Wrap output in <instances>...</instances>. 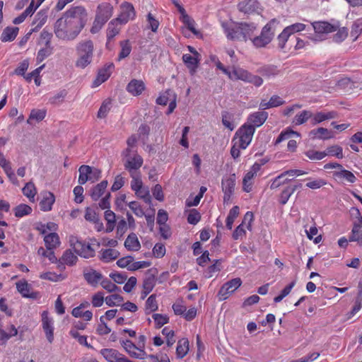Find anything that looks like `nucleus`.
Segmentation results:
<instances>
[{
  "mask_svg": "<svg viewBox=\"0 0 362 362\" xmlns=\"http://www.w3.org/2000/svg\"><path fill=\"white\" fill-rule=\"evenodd\" d=\"M88 19L89 15L84 6H71L54 23V33L61 40L73 41L83 30Z\"/></svg>",
  "mask_w": 362,
  "mask_h": 362,
  "instance_id": "f257e3e1",
  "label": "nucleus"
},
{
  "mask_svg": "<svg viewBox=\"0 0 362 362\" xmlns=\"http://www.w3.org/2000/svg\"><path fill=\"white\" fill-rule=\"evenodd\" d=\"M114 12L113 6L108 2H103L98 5L95 16L90 29L91 34L99 33L105 24L112 16Z\"/></svg>",
  "mask_w": 362,
  "mask_h": 362,
  "instance_id": "f03ea898",
  "label": "nucleus"
},
{
  "mask_svg": "<svg viewBox=\"0 0 362 362\" xmlns=\"http://www.w3.org/2000/svg\"><path fill=\"white\" fill-rule=\"evenodd\" d=\"M78 59L75 65L80 69H85L90 65L93 60L94 44L91 40L80 41L76 47Z\"/></svg>",
  "mask_w": 362,
  "mask_h": 362,
  "instance_id": "7ed1b4c3",
  "label": "nucleus"
},
{
  "mask_svg": "<svg viewBox=\"0 0 362 362\" xmlns=\"http://www.w3.org/2000/svg\"><path fill=\"white\" fill-rule=\"evenodd\" d=\"M255 132L253 127L244 124L235 132L232 141H236L238 146L245 149L251 143Z\"/></svg>",
  "mask_w": 362,
  "mask_h": 362,
  "instance_id": "20e7f679",
  "label": "nucleus"
},
{
  "mask_svg": "<svg viewBox=\"0 0 362 362\" xmlns=\"http://www.w3.org/2000/svg\"><path fill=\"white\" fill-rule=\"evenodd\" d=\"M69 243L74 252L83 258H90L95 256V249L90 243L79 240L77 237L71 236Z\"/></svg>",
  "mask_w": 362,
  "mask_h": 362,
  "instance_id": "39448f33",
  "label": "nucleus"
},
{
  "mask_svg": "<svg viewBox=\"0 0 362 362\" xmlns=\"http://www.w3.org/2000/svg\"><path fill=\"white\" fill-rule=\"evenodd\" d=\"M230 72L232 78H229L230 79L241 80L244 82L252 83L257 87L262 86L263 83V79L260 76L253 75L242 68L233 66Z\"/></svg>",
  "mask_w": 362,
  "mask_h": 362,
  "instance_id": "423d86ee",
  "label": "nucleus"
},
{
  "mask_svg": "<svg viewBox=\"0 0 362 362\" xmlns=\"http://www.w3.org/2000/svg\"><path fill=\"white\" fill-rule=\"evenodd\" d=\"M276 23V21L272 19L263 27L259 35L252 38V42L255 47H263L272 41L274 35V32L272 30V26Z\"/></svg>",
  "mask_w": 362,
  "mask_h": 362,
  "instance_id": "0eeeda50",
  "label": "nucleus"
},
{
  "mask_svg": "<svg viewBox=\"0 0 362 362\" xmlns=\"http://www.w3.org/2000/svg\"><path fill=\"white\" fill-rule=\"evenodd\" d=\"M78 183L81 185L86 184L88 181L95 182L100 177L101 172L98 169H93L90 166L83 165L79 169Z\"/></svg>",
  "mask_w": 362,
  "mask_h": 362,
  "instance_id": "6e6552de",
  "label": "nucleus"
},
{
  "mask_svg": "<svg viewBox=\"0 0 362 362\" xmlns=\"http://www.w3.org/2000/svg\"><path fill=\"white\" fill-rule=\"evenodd\" d=\"M135 16L136 11L134 6L129 2L124 1L120 5V11L118 16L114 19L125 25L130 20H133Z\"/></svg>",
  "mask_w": 362,
  "mask_h": 362,
  "instance_id": "1a4fd4ad",
  "label": "nucleus"
},
{
  "mask_svg": "<svg viewBox=\"0 0 362 362\" xmlns=\"http://www.w3.org/2000/svg\"><path fill=\"white\" fill-rule=\"evenodd\" d=\"M293 135L300 136L299 133L294 132L291 129H286V130L282 131L274 141V145L276 146L283 141L288 140L287 144V150L292 153L295 152L297 149L298 144L296 140L290 139Z\"/></svg>",
  "mask_w": 362,
  "mask_h": 362,
  "instance_id": "9d476101",
  "label": "nucleus"
},
{
  "mask_svg": "<svg viewBox=\"0 0 362 362\" xmlns=\"http://www.w3.org/2000/svg\"><path fill=\"white\" fill-rule=\"evenodd\" d=\"M242 284L240 278H235L225 283L220 288L218 296L220 300H226L229 295L238 289Z\"/></svg>",
  "mask_w": 362,
  "mask_h": 362,
  "instance_id": "9b49d317",
  "label": "nucleus"
},
{
  "mask_svg": "<svg viewBox=\"0 0 362 362\" xmlns=\"http://www.w3.org/2000/svg\"><path fill=\"white\" fill-rule=\"evenodd\" d=\"M262 165L255 163L243 179V189L245 192H250L252 189L253 179L261 170Z\"/></svg>",
  "mask_w": 362,
  "mask_h": 362,
  "instance_id": "f8f14e48",
  "label": "nucleus"
},
{
  "mask_svg": "<svg viewBox=\"0 0 362 362\" xmlns=\"http://www.w3.org/2000/svg\"><path fill=\"white\" fill-rule=\"evenodd\" d=\"M235 185V175L232 174L222 179L221 187L224 194L223 202L228 203L233 194Z\"/></svg>",
  "mask_w": 362,
  "mask_h": 362,
  "instance_id": "ddd939ff",
  "label": "nucleus"
},
{
  "mask_svg": "<svg viewBox=\"0 0 362 362\" xmlns=\"http://www.w3.org/2000/svg\"><path fill=\"white\" fill-rule=\"evenodd\" d=\"M115 69L113 63H107L105 64L98 71L97 76L92 83V88H97L103 83L105 82L111 76Z\"/></svg>",
  "mask_w": 362,
  "mask_h": 362,
  "instance_id": "4468645a",
  "label": "nucleus"
},
{
  "mask_svg": "<svg viewBox=\"0 0 362 362\" xmlns=\"http://www.w3.org/2000/svg\"><path fill=\"white\" fill-rule=\"evenodd\" d=\"M268 113L265 111H257L250 114L247 118L245 124L247 127H253L255 131L256 128L261 127L267 119Z\"/></svg>",
  "mask_w": 362,
  "mask_h": 362,
  "instance_id": "2eb2a0df",
  "label": "nucleus"
},
{
  "mask_svg": "<svg viewBox=\"0 0 362 362\" xmlns=\"http://www.w3.org/2000/svg\"><path fill=\"white\" fill-rule=\"evenodd\" d=\"M127 158V160L124 163L125 169L129 173H140L139 168L143 165V158L138 153H134V155H131L129 153V156H125Z\"/></svg>",
  "mask_w": 362,
  "mask_h": 362,
  "instance_id": "dca6fc26",
  "label": "nucleus"
},
{
  "mask_svg": "<svg viewBox=\"0 0 362 362\" xmlns=\"http://www.w3.org/2000/svg\"><path fill=\"white\" fill-rule=\"evenodd\" d=\"M243 22L234 23L230 27L226 28V37L232 40L243 41Z\"/></svg>",
  "mask_w": 362,
  "mask_h": 362,
  "instance_id": "f3484780",
  "label": "nucleus"
},
{
  "mask_svg": "<svg viewBox=\"0 0 362 362\" xmlns=\"http://www.w3.org/2000/svg\"><path fill=\"white\" fill-rule=\"evenodd\" d=\"M156 281V274L153 273L151 269L148 270L143 281V291L141 293V298L143 299L153 289Z\"/></svg>",
  "mask_w": 362,
  "mask_h": 362,
  "instance_id": "a211bd4d",
  "label": "nucleus"
},
{
  "mask_svg": "<svg viewBox=\"0 0 362 362\" xmlns=\"http://www.w3.org/2000/svg\"><path fill=\"white\" fill-rule=\"evenodd\" d=\"M201 55H193L185 54L182 55V61L189 69V74L193 76L198 69Z\"/></svg>",
  "mask_w": 362,
  "mask_h": 362,
  "instance_id": "6ab92c4d",
  "label": "nucleus"
},
{
  "mask_svg": "<svg viewBox=\"0 0 362 362\" xmlns=\"http://www.w3.org/2000/svg\"><path fill=\"white\" fill-rule=\"evenodd\" d=\"M314 30L317 33L327 34L335 32L339 27V23L332 24L326 21L315 22L313 23Z\"/></svg>",
  "mask_w": 362,
  "mask_h": 362,
  "instance_id": "aec40b11",
  "label": "nucleus"
},
{
  "mask_svg": "<svg viewBox=\"0 0 362 362\" xmlns=\"http://www.w3.org/2000/svg\"><path fill=\"white\" fill-rule=\"evenodd\" d=\"M146 88V85L142 80L132 79L127 86L126 90L133 96H139L142 94Z\"/></svg>",
  "mask_w": 362,
  "mask_h": 362,
  "instance_id": "412c9836",
  "label": "nucleus"
},
{
  "mask_svg": "<svg viewBox=\"0 0 362 362\" xmlns=\"http://www.w3.org/2000/svg\"><path fill=\"white\" fill-rule=\"evenodd\" d=\"M122 24L117 21V20L112 19L109 23L106 30L107 42L106 46L114 40L115 37L117 35L121 30V25Z\"/></svg>",
  "mask_w": 362,
  "mask_h": 362,
  "instance_id": "4be33fe9",
  "label": "nucleus"
},
{
  "mask_svg": "<svg viewBox=\"0 0 362 362\" xmlns=\"http://www.w3.org/2000/svg\"><path fill=\"white\" fill-rule=\"evenodd\" d=\"M122 345L126 350V351L132 358H141L145 354V352L143 349L137 347L130 340L122 341Z\"/></svg>",
  "mask_w": 362,
  "mask_h": 362,
  "instance_id": "5701e85b",
  "label": "nucleus"
},
{
  "mask_svg": "<svg viewBox=\"0 0 362 362\" xmlns=\"http://www.w3.org/2000/svg\"><path fill=\"white\" fill-rule=\"evenodd\" d=\"M238 10L246 14L253 13L259 8V2L257 0H245L238 5Z\"/></svg>",
  "mask_w": 362,
  "mask_h": 362,
  "instance_id": "b1692460",
  "label": "nucleus"
},
{
  "mask_svg": "<svg viewBox=\"0 0 362 362\" xmlns=\"http://www.w3.org/2000/svg\"><path fill=\"white\" fill-rule=\"evenodd\" d=\"M42 322L47 339L49 343H52L54 339L52 320L48 317V313L46 311H44L42 314Z\"/></svg>",
  "mask_w": 362,
  "mask_h": 362,
  "instance_id": "393cba45",
  "label": "nucleus"
},
{
  "mask_svg": "<svg viewBox=\"0 0 362 362\" xmlns=\"http://www.w3.org/2000/svg\"><path fill=\"white\" fill-rule=\"evenodd\" d=\"M309 136L313 139L327 140L334 138V134L327 128L319 127L311 130Z\"/></svg>",
  "mask_w": 362,
  "mask_h": 362,
  "instance_id": "a878e982",
  "label": "nucleus"
},
{
  "mask_svg": "<svg viewBox=\"0 0 362 362\" xmlns=\"http://www.w3.org/2000/svg\"><path fill=\"white\" fill-rule=\"evenodd\" d=\"M337 117V113L335 111H330V112H318L315 114H313V116L311 117V124L313 125H316L319 123H321L325 120L334 119Z\"/></svg>",
  "mask_w": 362,
  "mask_h": 362,
  "instance_id": "bb28decb",
  "label": "nucleus"
},
{
  "mask_svg": "<svg viewBox=\"0 0 362 362\" xmlns=\"http://www.w3.org/2000/svg\"><path fill=\"white\" fill-rule=\"evenodd\" d=\"M333 177L337 180H345L349 183H354L356 181V177L354 173L349 170L343 169V168L339 171L334 172Z\"/></svg>",
  "mask_w": 362,
  "mask_h": 362,
  "instance_id": "cd10ccee",
  "label": "nucleus"
},
{
  "mask_svg": "<svg viewBox=\"0 0 362 362\" xmlns=\"http://www.w3.org/2000/svg\"><path fill=\"white\" fill-rule=\"evenodd\" d=\"M83 276L86 281L93 286H97L103 278V275L100 273L92 269L84 270Z\"/></svg>",
  "mask_w": 362,
  "mask_h": 362,
  "instance_id": "c85d7f7f",
  "label": "nucleus"
},
{
  "mask_svg": "<svg viewBox=\"0 0 362 362\" xmlns=\"http://www.w3.org/2000/svg\"><path fill=\"white\" fill-rule=\"evenodd\" d=\"M108 182L107 180H103L100 183L94 186L90 192V196L93 201H98L102 195L105 193L107 187Z\"/></svg>",
  "mask_w": 362,
  "mask_h": 362,
  "instance_id": "c756f323",
  "label": "nucleus"
},
{
  "mask_svg": "<svg viewBox=\"0 0 362 362\" xmlns=\"http://www.w3.org/2000/svg\"><path fill=\"white\" fill-rule=\"evenodd\" d=\"M55 202V197L51 192H47L43 195L42 199L40 202V209L43 211H49L52 209V205Z\"/></svg>",
  "mask_w": 362,
  "mask_h": 362,
  "instance_id": "7c9ffc66",
  "label": "nucleus"
},
{
  "mask_svg": "<svg viewBox=\"0 0 362 362\" xmlns=\"http://www.w3.org/2000/svg\"><path fill=\"white\" fill-rule=\"evenodd\" d=\"M100 354L108 362H119L123 356L118 351L113 349H101Z\"/></svg>",
  "mask_w": 362,
  "mask_h": 362,
  "instance_id": "2f4dec72",
  "label": "nucleus"
},
{
  "mask_svg": "<svg viewBox=\"0 0 362 362\" xmlns=\"http://www.w3.org/2000/svg\"><path fill=\"white\" fill-rule=\"evenodd\" d=\"M18 28L17 27H6L2 32L1 35V40L2 42H11L15 40L18 33Z\"/></svg>",
  "mask_w": 362,
  "mask_h": 362,
  "instance_id": "473e14b6",
  "label": "nucleus"
},
{
  "mask_svg": "<svg viewBox=\"0 0 362 362\" xmlns=\"http://www.w3.org/2000/svg\"><path fill=\"white\" fill-rule=\"evenodd\" d=\"M44 241L48 250H52L60 244L59 235L56 233H50L45 235Z\"/></svg>",
  "mask_w": 362,
  "mask_h": 362,
  "instance_id": "72a5a7b5",
  "label": "nucleus"
},
{
  "mask_svg": "<svg viewBox=\"0 0 362 362\" xmlns=\"http://www.w3.org/2000/svg\"><path fill=\"white\" fill-rule=\"evenodd\" d=\"M120 51L117 57V61H121L127 58L132 52V44L129 40H125L119 42Z\"/></svg>",
  "mask_w": 362,
  "mask_h": 362,
  "instance_id": "f704fd0d",
  "label": "nucleus"
},
{
  "mask_svg": "<svg viewBox=\"0 0 362 362\" xmlns=\"http://www.w3.org/2000/svg\"><path fill=\"white\" fill-rule=\"evenodd\" d=\"M189 351V341L183 338L178 341L176 348V356L178 358H184Z\"/></svg>",
  "mask_w": 362,
  "mask_h": 362,
  "instance_id": "c9c22d12",
  "label": "nucleus"
},
{
  "mask_svg": "<svg viewBox=\"0 0 362 362\" xmlns=\"http://www.w3.org/2000/svg\"><path fill=\"white\" fill-rule=\"evenodd\" d=\"M119 256V252L112 248L103 250L100 252V259L105 262H110L115 260L118 258Z\"/></svg>",
  "mask_w": 362,
  "mask_h": 362,
  "instance_id": "e433bc0d",
  "label": "nucleus"
},
{
  "mask_svg": "<svg viewBox=\"0 0 362 362\" xmlns=\"http://www.w3.org/2000/svg\"><path fill=\"white\" fill-rule=\"evenodd\" d=\"M124 246L128 250L137 251L140 249L141 245L136 234L132 233L128 235Z\"/></svg>",
  "mask_w": 362,
  "mask_h": 362,
  "instance_id": "4c0bfd02",
  "label": "nucleus"
},
{
  "mask_svg": "<svg viewBox=\"0 0 362 362\" xmlns=\"http://www.w3.org/2000/svg\"><path fill=\"white\" fill-rule=\"evenodd\" d=\"M257 30V25L252 23H244L243 30V41L246 42L247 40H252L255 31Z\"/></svg>",
  "mask_w": 362,
  "mask_h": 362,
  "instance_id": "58836bf2",
  "label": "nucleus"
},
{
  "mask_svg": "<svg viewBox=\"0 0 362 362\" xmlns=\"http://www.w3.org/2000/svg\"><path fill=\"white\" fill-rule=\"evenodd\" d=\"M47 115V110L45 109H33L31 110L27 123L31 124L33 120L40 122L45 119Z\"/></svg>",
  "mask_w": 362,
  "mask_h": 362,
  "instance_id": "ea45409f",
  "label": "nucleus"
},
{
  "mask_svg": "<svg viewBox=\"0 0 362 362\" xmlns=\"http://www.w3.org/2000/svg\"><path fill=\"white\" fill-rule=\"evenodd\" d=\"M5 214H10V204L6 200H0V226H8L5 221Z\"/></svg>",
  "mask_w": 362,
  "mask_h": 362,
  "instance_id": "a19ab883",
  "label": "nucleus"
},
{
  "mask_svg": "<svg viewBox=\"0 0 362 362\" xmlns=\"http://www.w3.org/2000/svg\"><path fill=\"white\" fill-rule=\"evenodd\" d=\"M84 218L87 221L93 224H98L100 221L99 215L96 209L93 207L86 208Z\"/></svg>",
  "mask_w": 362,
  "mask_h": 362,
  "instance_id": "79ce46f5",
  "label": "nucleus"
},
{
  "mask_svg": "<svg viewBox=\"0 0 362 362\" xmlns=\"http://www.w3.org/2000/svg\"><path fill=\"white\" fill-rule=\"evenodd\" d=\"M78 260V257L74 255V252L71 250H66L62 257L60 259V261L66 265L72 266L76 263Z\"/></svg>",
  "mask_w": 362,
  "mask_h": 362,
  "instance_id": "37998d69",
  "label": "nucleus"
},
{
  "mask_svg": "<svg viewBox=\"0 0 362 362\" xmlns=\"http://www.w3.org/2000/svg\"><path fill=\"white\" fill-rule=\"evenodd\" d=\"M23 194L27 197L30 202L35 201V197L37 194V190L35 185L30 182L26 183L25 187L22 189Z\"/></svg>",
  "mask_w": 362,
  "mask_h": 362,
  "instance_id": "c03bdc74",
  "label": "nucleus"
},
{
  "mask_svg": "<svg viewBox=\"0 0 362 362\" xmlns=\"http://www.w3.org/2000/svg\"><path fill=\"white\" fill-rule=\"evenodd\" d=\"M132 177L131 188L133 191L137 192L138 189H141L144 185L141 180V173H129Z\"/></svg>",
  "mask_w": 362,
  "mask_h": 362,
  "instance_id": "a18cd8bd",
  "label": "nucleus"
},
{
  "mask_svg": "<svg viewBox=\"0 0 362 362\" xmlns=\"http://www.w3.org/2000/svg\"><path fill=\"white\" fill-rule=\"evenodd\" d=\"M14 215L18 218H22L32 212V208L25 204H21L13 209Z\"/></svg>",
  "mask_w": 362,
  "mask_h": 362,
  "instance_id": "49530a36",
  "label": "nucleus"
},
{
  "mask_svg": "<svg viewBox=\"0 0 362 362\" xmlns=\"http://www.w3.org/2000/svg\"><path fill=\"white\" fill-rule=\"evenodd\" d=\"M325 154L327 156H335L339 159H341L344 157L343 148L338 145H333L328 146L326 149Z\"/></svg>",
  "mask_w": 362,
  "mask_h": 362,
  "instance_id": "de8ad7c7",
  "label": "nucleus"
},
{
  "mask_svg": "<svg viewBox=\"0 0 362 362\" xmlns=\"http://www.w3.org/2000/svg\"><path fill=\"white\" fill-rule=\"evenodd\" d=\"M313 116V113L308 110H303L299 114H297L294 119H293V123L296 125H300L304 124L308 121V119H311V117Z\"/></svg>",
  "mask_w": 362,
  "mask_h": 362,
  "instance_id": "09e8293b",
  "label": "nucleus"
},
{
  "mask_svg": "<svg viewBox=\"0 0 362 362\" xmlns=\"http://www.w3.org/2000/svg\"><path fill=\"white\" fill-rule=\"evenodd\" d=\"M158 308V303L156 300V295H151L146 302L145 306V311L146 314H150L152 312L157 310Z\"/></svg>",
  "mask_w": 362,
  "mask_h": 362,
  "instance_id": "8fccbe9b",
  "label": "nucleus"
},
{
  "mask_svg": "<svg viewBox=\"0 0 362 362\" xmlns=\"http://www.w3.org/2000/svg\"><path fill=\"white\" fill-rule=\"evenodd\" d=\"M136 195L142 199L144 202L148 204L151 203V197L148 187H142L141 189H138L137 192H134Z\"/></svg>",
  "mask_w": 362,
  "mask_h": 362,
  "instance_id": "3c124183",
  "label": "nucleus"
},
{
  "mask_svg": "<svg viewBox=\"0 0 362 362\" xmlns=\"http://www.w3.org/2000/svg\"><path fill=\"white\" fill-rule=\"evenodd\" d=\"M222 123L230 131H233L235 129V125L233 122V115L228 112L222 113Z\"/></svg>",
  "mask_w": 362,
  "mask_h": 362,
  "instance_id": "603ef678",
  "label": "nucleus"
},
{
  "mask_svg": "<svg viewBox=\"0 0 362 362\" xmlns=\"http://www.w3.org/2000/svg\"><path fill=\"white\" fill-rule=\"evenodd\" d=\"M305 155L312 160H320L326 156L325 151H318L313 149L305 151Z\"/></svg>",
  "mask_w": 362,
  "mask_h": 362,
  "instance_id": "864d4df0",
  "label": "nucleus"
},
{
  "mask_svg": "<svg viewBox=\"0 0 362 362\" xmlns=\"http://www.w3.org/2000/svg\"><path fill=\"white\" fill-rule=\"evenodd\" d=\"M16 288L19 293L22 294L24 297H33L32 294L30 293V287L26 281H20L16 283Z\"/></svg>",
  "mask_w": 362,
  "mask_h": 362,
  "instance_id": "5fc2aeb1",
  "label": "nucleus"
},
{
  "mask_svg": "<svg viewBox=\"0 0 362 362\" xmlns=\"http://www.w3.org/2000/svg\"><path fill=\"white\" fill-rule=\"evenodd\" d=\"M240 209L238 206H234L229 211L226 221V226H232L235 219L239 214Z\"/></svg>",
  "mask_w": 362,
  "mask_h": 362,
  "instance_id": "6e6d98bb",
  "label": "nucleus"
},
{
  "mask_svg": "<svg viewBox=\"0 0 362 362\" xmlns=\"http://www.w3.org/2000/svg\"><path fill=\"white\" fill-rule=\"evenodd\" d=\"M290 180L285 178L282 173L276 177L272 182L270 185L271 189H276L280 186L287 184Z\"/></svg>",
  "mask_w": 362,
  "mask_h": 362,
  "instance_id": "4d7b16f0",
  "label": "nucleus"
},
{
  "mask_svg": "<svg viewBox=\"0 0 362 362\" xmlns=\"http://www.w3.org/2000/svg\"><path fill=\"white\" fill-rule=\"evenodd\" d=\"M289 34L284 29L283 31L277 37L278 40V46L281 49H285L286 48V42L290 40L291 41L292 39H290Z\"/></svg>",
  "mask_w": 362,
  "mask_h": 362,
  "instance_id": "13d9d810",
  "label": "nucleus"
},
{
  "mask_svg": "<svg viewBox=\"0 0 362 362\" xmlns=\"http://www.w3.org/2000/svg\"><path fill=\"white\" fill-rule=\"evenodd\" d=\"M293 194V189H290V187L288 186L286 188H284L279 197V202L281 204L284 205L287 203L290 197Z\"/></svg>",
  "mask_w": 362,
  "mask_h": 362,
  "instance_id": "bf43d9fd",
  "label": "nucleus"
},
{
  "mask_svg": "<svg viewBox=\"0 0 362 362\" xmlns=\"http://www.w3.org/2000/svg\"><path fill=\"white\" fill-rule=\"evenodd\" d=\"M105 303L109 306L118 305L123 302V298L119 294H112L105 298Z\"/></svg>",
  "mask_w": 362,
  "mask_h": 362,
  "instance_id": "052dcab7",
  "label": "nucleus"
},
{
  "mask_svg": "<svg viewBox=\"0 0 362 362\" xmlns=\"http://www.w3.org/2000/svg\"><path fill=\"white\" fill-rule=\"evenodd\" d=\"M306 25L301 23H296L288 25L284 28V30L289 34L291 36L292 34L296 33H298L303 31L305 29Z\"/></svg>",
  "mask_w": 362,
  "mask_h": 362,
  "instance_id": "680f3d73",
  "label": "nucleus"
},
{
  "mask_svg": "<svg viewBox=\"0 0 362 362\" xmlns=\"http://www.w3.org/2000/svg\"><path fill=\"white\" fill-rule=\"evenodd\" d=\"M52 47L50 46H46V47L40 49L36 57L37 62L38 64L44 61L47 57L52 54Z\"/></svg>",
  "mask_w": 362,
  "mask_h": 362,
  "instance_id": "e2e57ef3",
  "label": "nucleus"
},
{
  "mask_svg": "<svg viewBox=\"0 0 362 362\" xmlns=\"http://www.w3.org/2000/svg\"><path fill=\"white\" fill-rule=\"evenodd\" d=\"M349 240L362 245V228H353Z\"/></svg>",
  "mask_w": 362,
  "mask_h": 362,
  "instance_id": "0e129e2a",
  "label": "nucleus"
},
{
  "mask_svg": "<svg viewBox=\"0 0 362 362\" xmlns=\"http://www.w3.org/2000/svg\"><path fill=\"white\" fill-rule=\"evenodd\" d=\"M182 21L187 25V28L194 34H197V31L194 28V21L185 12L184 14H182Z\"/></svg>",
  "mask_w": 362,
  "mask_h": 362,
  "instance_id": "69168bd1",
  "label": "nucleus"
},
{
  "mask_svg": "<svg viewBox=\"0 0 362 362\" xmlns=\"http://www.w3.org/2000/svg\"><path fill=\"white\" fill-rule=\"evenodd\" d=\"M201 215L197 209H191L187 214V222L192 225H196L200 220Z\"/></svg>",
  "mask_w": 362,
  "mask_h": 362,
  "instance_id": "338daca9",
  "label": "nucleus"
},
{
  "mask_svg": "<svg viewBox=\"0 0 362 362\" xmlns=\"http://www.w3.org/2000/svg\"><path fill=\"white\" fill-rule=\"evenodd\" d=\"M152 317L155 321L156 327L157 328H160L162 326L167 324L169 321V318L167 315L161 314H153Z\"/></svg>",
  "mask_w": 362,
  "mask_h": 362,
  "instance_id": "774afa93",
  "label": "nucleus"
}]
</instances>
